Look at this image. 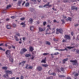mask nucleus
Here are the masks:
<instances>
[{
	"label": "nucleus",
	"mask_w": 79,
	"mask_h": 79,
	"mask_svg": "<svg viewBox=\"0 0 79 79\" xmlns=\"http://www.w3.org/2000/svg\"><path fill=\"white\" fill-rule=\"evenodd\" d=\"M6 53L7 55V57H9V60L12 63L13 62V59L11 57V56H10V51L9 50H7L6 52Z\"/></svg>",
	"instance_id": "obj_1"
},
{
	"label": "nucleus",
	"mask_w": 79,
	"mask_h": 79,
	"mask_svg": "<svg viewBox=\"0 0 79 79\" xmlns=\"http://www.w3.org/2000/svg\"><path fill=\"white\" fill-rule=\"evenodd\" d=\"M5 73H6V74L4 75V77H8V74H12V72L9 70L6 71Z\"/></svg>",
	"instance_id": "obj_2"
},
{
	"label": "nucleus",
	"mask_w": 79,
	"mask_h": 79,
	"mask_svg": "<svg viewBox=\"0 0 79 79\" xmlns=\"http://www.w3.org/2000/svg\"><path fill=\"white\" fill-rule=\"evenodd\" d=\"M56 30V34H59V32H60V34H62L63 30H62L61 29H57Z\"/></svg>",
	"instance_id": "obj_3"
},
{
	"label": "nucleus",
	"mask_w": 79,
	"mask_h": 79,
	"mask_svg": "<svg viewBox=\"0 0 79 79\" xmlns=\"http://www.w3.org/2000/svg\"><path fill=\"white\" fill-rule=\"evenodd\" d=\"M70 62H73V65H77V60H70Z\"/></svg>",
	"instance_id": "obj_4"
},
{
	"label": "nucleus",
	"mask_w": 79,
	"mask_h": 79,
	"mask_svg": "<svg viewBox=\"0 0 79 79\" xmlns=\"http://www.w3.org/2000/svg\"><path fill=\"white\" fill-rule=\"evenodd\" d=\"M49 4H50V3L48 2L47 4L44 5V7H46V8H48L49 7H50V6H51V5H49Z\"/></svg>",
	"instance_id": "obj_5"
},
{
	"label": "nucleus",
	"mask_w": 79,
	"mask_h": 79,
	"mask_svg": "<svg viewBox=\"0 0 79 79\" xmlns=\"http://www.w3.org/2000/svg\"><path fill=\"white\" fill-rule=\"evenodd\" d=\"M64 38L66 39H70V37L68 35H65V36H64Z\"/></svg>",
	"instance_id": "obj_6"
},
{
	"label": "nucleus",
	"mask_w": 79,
	"mask_h": 79,
	"mask_svg": "<svg viewBox=\"0 0 79 79\" xmlns=\"http://www.w3.org/2000/svg\"><path fill=\"white\" fill-rule=\"evenodd\" d=\"M45 28H44V29L42 28L41 27H40L39 28V31H40V32H42V31H44L45 30Z\"/></svg>",
	"instance_id": "obj_7"
},
{
	"label": "nucleus",
	"mask_w": 79,
	"mask_h": 79,
	"mask_svg": "<svg viewBox=\"0 0 79 79\" xmlns=\"http://www.w3.org/2000/svg\"><path fill=\"white\" fill-rule=\"evenodd\" d=\"M11 26L10 25H7L6 26V27L8 29H11Z\"/></svg>",
	"instance_id": "obj_8"
},
{
	"label": "nucleus",
	"mask_w": 79,
	"mask_h": 79,
	"mask_svg": "<svg viewBox=\"0 0 79 79\" xmlns=\"http://www.w3.org/2000/svg\"><path fill=\"white\" fill-rule=\"evenodd\" d=\"M77 8H76V7L74 6H73L72 7V10H77Z\"/></svg>",
	"instance_id": "obj_9"
},
{
	"label": "nucleus",
	"mask_w": 79,
	"mask_h": 79,
	"mask_svg": "<svg viewBox=\"0 0 79 79\" xmlns=\"http://www.w3.org/2000/svg\"><path fill=\"white\" fill-rule=\"evenodd\" d=\"M30 50L31 52H32L34 50V48L30 46Z\"/></svg>",
	"instance_id": "obj_10"
},
{
	"label": "nucleus",
	"mask_w": 79,
	"mask_h": 79,
	"mask_svg": "<svg viewBox=\"0 0 79 79\" xmlns=\"http://www.w3.org/2000/svg\"><path fill=\"white\" fill-rule=\"evenodd\" d=\"M68 60V58L64 60L63 61V63H65V61H67V60Z\"/></svg>",
	"instance_id": "obj_11"
},
{
	"label": "nucleus",
	"mask_w": 79,
	"mask_h": 79,
	"mask_svg": "<svg viewBox=\"0 0 79 79\" xmlns=\"http://www.w3.org/2000/svg\"><path fill=\"white\" fill-rule=\"evenodd\" d=\"M42 69V67H37V69L39 70V71H41V70Z\"/></svg>",
	"instance_id": "obj_12"
},
{
	"label": "nucleus",
	"mask_w": 79,
	"mask_h": 79,
	"mask_svg": "<svg viewBox=\"0 0 79 79\" xmlns=\"http://www.w3.org/2000/svg\"><path fill=\"white\" fill-rule=\"evenodd\" d=\"M22 50L23 52H26V51H27V49L25 48H23L22 49Z\"/></svg>",
	"instance_id": "obj_13"
},
{
	"label": "nucleus",
	"mask_w": 79,
	"mask_h": 79,
	"mask_svg": "<svg viewBox=\"0 0 79 79\" xmlns=\"http://www.w3.org/2000/svg\"><path fill=\"white\" fill-rule=\"evenodd\" d=\"M25 62V61H23L21 63H19V65H20V64H23V65H24V64Z\"/></svg>",
	"instance_id": "obj_14"
},
{
	"label": "nucleus",
	"mask_w": 79,
	"mask_h": 79,
	"mask_svg": "<svg viewBox=\"0 0 79 79\" xmlns=\"http://www.w3.org/2000/svg\"><path fill=\"white\" fill-rule=\"evenodd\" d=\"M34 28L33 26H31L30 27V29L31 31H33V30H34Z\"/></svg>",
	"instance_id": "obj_15"
},
{
	"label": "nucleus",
	"mask_w": 79,
	"mask_h": 79,
	"mask_svg": "<svg viewBox=\"0 0 79 79\" xmlns=\"http://www.w3.org/2000/svg\"><path fill=\"white\" fill-rule=\"evenodd\" d=\"M67 50V49H66V48H65V49H58V50L59 51H64V50Z\"/></svg>",
	"instance_id": "obj_16"
},
{
	"label": "nucleus",
	"mask_w": 79,
	"mask_h": 79,
	"mask_svg": "<svg viewBox=\"0 0 79 79\" xmlns=\"http://www.w3.org/2000/svg\"><path fill=\"white\" fill-rule=\"evenodd\" d=\"M21 25H23V27H25V26H26V24H24V23H21Z\"/></svg>",
	"instance_id": "obj_17"
},
{
	"label": "nucleus",
	"mask_w": 79,
	"mask_h": 79,
	"mask_svg": "<svg viewBox=\"0 0 79 79\" xmlns=\"http://www.w3.org/2000/svg\"><path fill=\"white\" fill-rule=\"evenodd\" d=\"M46 60V58H45L44 60H42L41 61V63H45V60Z\"/></svg>",
	"instance_id": "obj_18"
},
{
	"label": "nucleus",
	"mask_w": 79,
	"mask_h": 79,
	"mask_svg": "<svg viewBox=\"0 0 79 79\" xmlns=\"http://www.w3.org/2000/svg\"><path fill=\"white\" fill-rule=\"evenodd\" d=\"M68 20L71 21V20H72V19L70 17H69L67 19V21H68Z\"/></svg>",
	"instance_id": "obj_19"
},
{
	"label": "nucleus",
	"mask_w": 79,
	"mask_h": 79,
	"mask_svg": "<svg viewBox=\"0 0 79 79\" xmlns=\"http://www.w3.org/2000/svg\"><path fill=\"white\" fill-rule=\"evenodd\" d=\"M32 19H30L29 20V22L30 23H32Z\"/></svg>",
	"instance_id": "obj_20"
},
{
	"label": "nucleus",
	"mask_w": 79,
	"mask_h": 79,
	"mask_svg": "<svg viewBox=\"0 0 79 79\" xmlns=\"http://www.w3.org/2000/svg\"><path fill=\"white\" fill-rule=\"evenodd\" d=\"M31 56V54H26L25 55V56L26 57H29V56Z\"/></svg>",
	"instance_id": "obj_21"
},
{
	"label": "nucleus",
	"mask_w": 79,
	"mask_h": 79,
	"mask_svg": "<svg viewBox=\"0 0 79 79\" xmlns=\"http://www.w3.org/2000/svg\"><path fill=\"white\" fill-rule=\"evenodd\" d=\"M2 69H5V70H6L7 69V67H2Z\"/></svg>",
	"instance_id": "obj_22"
},
{
	"label": "nucleus",
	"mask_w": 79,
	"mask_h": 79,
	"mask_svg": "<svg viewBox=\"0 0 79 79\" xmlns=\"http://www.w3.org/2000/svg\"><path fill=\"white\" fill-rule=\"evenodd\" d=\"M59 77H65V76H64V75H59Z\"/></svg>",
	"instance_id": "obj_23"
},
{
	"label": "nucleus",
	"mask_w": 79,
	"mask_h": 79,
	"mask_svg": "<svg viewBox=\"0 0 79 79\" xmlns=\"http://www.w3.org/2000/svg\"><path fill=\"white\" fill-rule=\"evenodd\" d=\"M29 5V3L28 2H27L25 4V6H27Z\"/></svg>",
	"instance_id": "obj_24"
},
{
	"label": "nucleus",
	"mask_w": 79,
	"mask_h": 79,
	"mask_svg": "<svg viewBox=\"0 0 79 79\" xmlns=\"http://www.w3.org/2000/svg\"><path fill=\"white\" fill-rule=\"evenodd\" d=\"M11 5H9L7 6L6 9H8L9 8H10V7H11Z\"/></svg>",
	"instance_id": "obj_25"
},
{
	"label": "nucleus",
	"mask_w": 79,
	"mask_h": 79,
	"mask_svg": "<svg viewBox=\"0 0 79 79\" xmlns=\"http://www.w3.org/2000/svg\"><path fill=\"white\" fill-rule=\"evenodd\" d=\"M42 66L44 67H47V66H48V65L47 64H43L42 65Z\"/></svg>",
	"instance_id": "obj_26"
},
{
	"label": "nucleus",
	"mask_w": 79,
	"mask_h": 79,
	"mask_svg": "<svg viewBox=\"0 0 79 79\" xmlns=\"http://www.w3.org/2000/svg\"><path fill=\"white\" fill-rule=\"evenodd\" d=\"M15 38L16 40V41H18L19 40L18 39V38L16 36H15Z\"/></svg>",
	"instance_id": "obj_27"
},
{
	"label": "nucleus",
	"mask_w": 79,
	"mask_h": 79,
	"mask_svg": "<svg viewBox=\"0 0 79 79\" xmlns=\"http://www.w3.org/2000/svg\"><path fill=\"white\" fill-rule=\"evenodd\" d=\"M74 47H67V48H69V49H71V48H74Z\"/></svg>",
	"instance_id": "obj_28"
},
{
	"label": "nucleus",
	"mask_w": 79,
	"mask_h": 79,
	"mask_svg": "<svg viewBox=\"0 0 79 79\" xmlns=\"http://www.w3.org/2000/svg\"><path fill=\"white\" fill-rule=\"evenodd\" d=\"M47 79H53V77H48L47 78Z\"/></svg>",
	"instance_id": "obj_29"
},
{
	"label": "nucleus",
	"mask_w": 79,
	"mask_h": 79,
	"mask_svg": "<svg viewBox=\"0 0 79 79\" xmlns=\"http://www.w3.org/2000/svg\"><path fill=\"white\" fill-rule=\"evenodd\" d=\"M46 44H47L48 45H50V43L49 42L47 41L46 42Z\"/></svg>",
	"instance_id": "obj_30"
},
{
	"label": "nucleus",
	"mask_w": 79,
	"mask_h": 79,
	"mask_svg": "<svg viewBox=\"0 0 79 79\" xmlns=\"http://www.w3.org/2000/svg\"><path fill=\"white\" fill-rule=\"evenodd\" d=\"M12 26H13V27H16V25L15 24H13L12 25Z\"/></svg>",
	"instance_id": "obj_31"
},
{
	"label": "nucleus",
	"mask_w": 79,
	"mask_h": 79,
	"mask_svg": "<svg viewBox=\"0 0 79 79\" xmlns=\"http://www.w3.org/2000/svg\"><path fill=\"white\" fill-rule=\"evenodd\" d=\"M10 18L12 19H14V18H16V17L15 16H11Z\"/></svg>",
	"instance_id": "obj_32"
},
{
	"label": "nucleus",
	"mask_w": 79,
	"mask_h": 79,
	"mask_svg": "<svg viewBox=\"0 0 79 79\" xmlns=\"http://www.w3.org/2000/svg\"><path fill=\"white\" fill-rule=\"evenodd\" d=\"M48 55V53H44L43 54V55Z\"/></svg>",
	"instance_id": "obj_33"
},
{
	"label": "nucleus",
	"mask_w": 79,
	"mask_h": 79,
	"mask_svg": "<svg viewBox=\"0 0 79 79\" xmlns=\"http://www.w3.org/2000/svg\"><path fill=\"white\" fill-rule=\"evenodd\" d=\"M24 19H25V18H23L20 19L21 21H23V20H24Z\"/></svg>",
	"instance_id": "obj_34"
},
{
	"label": "nucleus",
	"mask_w": 79,
	"mask_h": 79,
	"mask_svg": "<svg viewBox=\"0 0 79 79\" xmlns=\"http://www.w3.org/2000/svg\"><path fill=\"white\" fill-rule=\"evenodd\" d=\"M22 2V1L20 0V1H19L18 2L19 4H21V2Z\"/></svg>",
	"instance_id": "obj_35"
},
{
	"label": "nucleus",
	"mask_w": 79,
	"mask_h": 79,
	"mask_svg": "<svg viewBox=\"0 0 79 79\" xmlns=\"http://www.w3.org/2000/svg\"><path fill=\"white\" fill-rule=\"evenodd\" d=\"M78 75H79V74L76 73V74H75L74 75V76H75V77H76L77 76H78Z\"/></svg>",
	"instance_id": "obj_36"
},
{
	"label": "nucleus",
	"mask_w": 79,
	"mask_h": 79,
	"mask_svg": "<svg viewBox=\"0 0 79 79\" xmlns=\"http://www.w3.org/2000/svg\"><path fill=\"white\" fill-rule=\"evenodd\" d=\"M58 54H59V53L58 52H56L55 53H54V55H58Z\"/></svg>",
	"instance_id": "obj_37"
},
{
	"label": "nucleus",
	"mask_w": 79,
	"mask_h": 79,
	"mask_svg": "<svg viewBox=\"0 0 79 79\" xmlns=\"http://www.w3.org/2000/svg\"><path fill=\"white\" fill-rule=\"evenodd\" d=\"M61 69L62 71H64V68H61Z\"/></svg>",
	"instance_id": "obj_38"
},
{
	"label": "nucleus",
	"mask_w": 79,
	"mask_h": 79,
	"mask_svg": "<svg viewBox=\"0 0 79 79\" xmlns=\"http://www.w3.org/2000/svg\"><path fill=\"white\" fill-rule=\"evenodd\" d=\"M50 74H52V75H53V76H55V75H56V74L55 73H53L52 74L51 73Z\"/></svg>",
	"instance_id": "obj_39"
},
{
	"label": "nucleus",
	"mask_w": 79,
	"mask_h": 79,
	"mask_svg": "<svg viewBox=\"0 0 79 79\" xmlns=\"http://www.w3.org/2000/svg\"><path fill=\"white\" fill-rule=\"evenodd\" d=\"M32 66H30V67H29L28 68V69H32Z\"/></svg>",
	"instance_id": "obj_40"
},
{
	"label": "nucleus",
	"mask_w": 79,
	"mask_h": 79,
	"mask_svg": "<svg viewBox=\"0 0 79 79\" xmlns=\"http://www.w3.org/2000/svg\"><path fill=\"white\" fill-rule=\"evenodd\" d=\"M61 21L62 22V23H64V19L62 20Z\"/></svg>",
	"instance_id": "obj_41"
},
{
	"label": "nucleus",
	"mask_w": 79,
	"mask_h": 79,
	"mask_svg": "<svg viewBox=\"0 0 79 79\" xmlns=\"http://www.w3.org/2000/svg\"><path fill=\"white\" fill-rule=\"evenodd\" d=\"M76 52L77 53H79V50H76Z\"/></svg>",
	"instance_id": "obj_42"
},
{
	"label": "nucleus",
	"mask_w": 79,
	"mask_h": 79,
	"mask_svg": "<svg viewBox=\"0 0 79 79\" xmlns=\"http://www.w3.org/2000/svg\"><path fill=\"white\" fill-rule=\"evenodd\" d=\"M47 27L49 28V29H51L50 28V25H48L47 26Z\"/></svg>",
	"instance_id": "obj_43"
},
{
	"label": "nucleus",
	"mask_w": 79,
	"mask_h": 79,
	"mask_svg": "<svg viewBox=\"0 0 79 79\" xmlns=\"http://www.w3.org/2000/svg\"><path fill=\"white\" fill-rule=\"evenodd\" d=\"M46 24V22H44L43 23V25L44 26H45V25Z\"/></svg>",
	"instance_id": "obj_44"
},
{
	"label": "nucleus",
	"mask_w": 79,
	"mask_h": 79,
	"mask_svg": "<svg viewBox=\"0 0 79 79\" xmlns=\"http://www.w3.org/2000/svg\"><path fill=\"white\" fill-rule=\"evenodd\" d=\"M16 35H18V36H20V35H19V33H17Z\"/></svg>",
	"instance_id": "obj_45"
},
{
	"label": "nucleus",
	"mask_w": 79,
	"mask_h": 79,
	"mask_svg": "<svg viewBox=\"0 0 79 79\" xmlns=\"http://www.w3.org/2000/svg\"><path fill=\"white\" fill-rule=\"evenodd\" d=\"M71 34L72 35H73L74 34V33H73V32H71Z\"/></svg>",
	"instance_id": "obj_46"
},
{
	"label": "nucleus",
	"mask_w": 79,
	"mask_h": 79,
	"mask_svg": "<svg viewBox=\"0 0 79 79\" xmlns=\"http://www.w3.org/2000/svg\"><path fill=\"white\" fill-rule=\"evenodd\" d=\"M23 78H24L23 77V76H21V78H20L21 79H23Z\"/></svg>",
	"instance_id": "obj_47"
},
{
	"label": "nucleus",
	"mask_w": 79,
	"mask_h": 79,
	"mask_svg": "<svg viewBox=\"0 0 79 79\" xmlns=\"http://www.w3.org/2000/svg\"><path fill=\"white\" fill-rule=\"evenodd\" d=\"M57 71L58 72V73L60 72V70L59 69H57Z\"/></svg>",
	"instance_id": "obj_48"
},
{
	"label": "nucleus",
	"mask_w": 79,
	"mask_h": 79,
	"mask_svg": "<svg viewBox=\"0 0 79 79\" xmlns=\"http://www.w3.org/2000/svg\"><path fill=\"white\" fill-rule=\"evenodd\" d=\"M67 79H71V78L70 77H67Z\"/></svg>",
	"instance_id": "obj_49"
},
{
	"label": "nucleus",
	"mask_w": 79,
	"mask_h": 79,
	"mask_svg": "<svg viewBox=\"0 0 79 79\" xmlns=\"http://www.w3.org/2000/svg\"><path fill=\"white\" fill-rule=\"evenodd\" d=\"M68 0H65L64 1V2H68Z\"/></svg>",
	"instance_id": "obj_50"
},
{
	"label": "nucleus",
	"mask_w": 79,
	"mask_h": 79,
	"mask_svg": "<svg viewBox=\"0 0 79 79\" xmlns=\"http://www.w3.org/2000/svg\"><path fill=\"white\" fill-rule=\"evenodd\" d=\"M6 21H9L10 20V19H8V18L6 19Z\"/></svg>",
	"instance_id": "obj_51"
},
{
	"label": "nucleus",
	"mask_w": 79,
	"mask_h": 79,
	"mask_svg": "<svg viewBox=\"0 0 79 79\" xmlns=\"http://www.w3.org/2000/svg\"><path fill=\"white\" fill-rule=\"evenodd\" d=\"M26 2L25 1H24L23 2V3L22 4V5H24V3H25Z\"/></svg>",
	"instance_id": "obj_52"
},
{
	"label": "nucleus",
	"mask_w": 79,
	"mask_h": 79,
	"mask_svg": "<svg viewBox=\"0 0 79 79\" xmlns=\"http://www.w3.org/2000/svg\"><path fill=\"white\" fill-rule=\"evenodd\" d=\"M78 25H79L77 24H76L75 25V26H78Z\"/></svg>",
	"instance_id": "obj_53"
},
{
	"label": "nucleus",
	"mask_w": 79,
	"mask_h": 79,
	"mask_svg": "<svg viewBox=\"0 0 79 79\" xmlns=\"http://www.w3.org/2000/svg\"><path fill=\"white\" fill-rule=\"evenodd\" d=\"M28 66V64H27V65H26V69H27V66Z\"/></svg>",
	"instance_id": "obj_54"
},
{
	"label": "nucleus",
	"mask_w": 79,
	"mask_h": 79,
	"mask_svg": "<svg viewBox=\"0 0 79 79\" xmlns=\"http://www.w3.org/2000/svg\"><path fill=\"white\" fill-rule=\"evenodd\" d=\"M43 7L42 6H39V8H43Z\"/></svg>",
	"instance_id": "obj_55"
},
{
	"label": "nucleus",
	"mask_w": 79,
	"mask_h": 79,
	"mask_svg": "<svg viewBox=\"0 0 79 79\" xmlns=\"http://www.w3.org/2000/svg\"><path fill=\"white\" fill-rule=\"evenodd\" d=\"M52 10H55V11H56V9H54V8H52Z\"/></svg>",
	"instance_id": "obj_56"
},
{
	"label": "nucleus",
	"mask_w": 79,
	"mask_h": 79,
	"mask_svg": "<svg viewBox=\"0 0 79 79\" xmlns=\"http://www.w3.org/2000/svg\"><path fill=\"white\" fill-rule=\"evenodd\" d=\"M53 22H54V23H56V20H54L53 21Z\"/></svg>",
	"instance_id": "obj_57"
},
{
	"label": "nucleus",
	"mask_w": 79,
	"mask_h": 79,
	"mask_svg": "<svg viewBox=\"0 0 79 79\" xmlns=\"http://www.w3.org/2000/svg\"><path fill=\"white\" fill-rule=\"evenodd\" d=\"M3 50V49L1 47H0V50Z\"/></svg>",
	"instance_id": "obj_58"
},
{
	"label": "nucleus",
	"mask_w": 79,
	"mask_h": 79,
	"mask_svg": "<svg viewBox=\"0 0 79 79\" xmlns=\"http://www.w3.org/2000/svg\"><path fill=\"white\" fill-rule=\"evenodd\" d=\"M12 48H14V49H15V47L14 46H12Z\"/></svg>",
	"instance_id": "obj_59"
},
{
	"label": "nucleus",
	"mask_w": 79,
	"mask_h": 79,
	"mask_svg": "<svg viewBox=\"0 0 79 79\" xmlns=\"http://www.w3.org/2000/svg\"><path fill=\"white\" fill-rule=\"evenodd\" d=\"M63 18H64L65 19V18H66V17L65 16H63Z\"/></svg>",
	"instance_id": "obj_60"
},
{
	"label": "nucleus",
	"mask_w": 79,
	"mask_h": 79,
	"mask_svg": "<svg viewBox=\"0 0 79 79\" xmlns=\"http://www.w3.org/2000/svg\"><path fill=\"white\" fill-rule=\"evenodd\" d=\"M10 49L11 48V47L10 46H9L8 47Z\"/></svg>",
	"instance_id": "obj_61"
},
{
	"label": "nucleus",
	"mask_w": 79,
	"mask_h": 79,
	"mask_svg": "<svg viewBox=\"0 0 79 79\" xmlns=\"http://www.w3.org/2000/svg\"><path fill=\"white\" fill-rule=\"evenodd\" d=\"M25 39H26L25 38H23V40H25Z\"/></svg>",
	"instance_id": "obj_62"
},
{
	"label": "nucleus",
	"mask_w": 79,
	"mask_h": 79,
	"mask_svg": "<svg viewBox=\"0 0 79 79\" xmlns=\"http://www.w3.org/2000/svg\"><path fill=\"white\" fill-rule=\"evenodd\" d=\"M62 42H66V40H63Z\"/></svg>",
	"instance_id": "obj_63"
},
{
	"label": "nucleus",
	"mask_w": 79,
	"mask_h": 79,
	"mask_svg": "<svg viewBox=\"0 0 79 79\" xmlns=\"http://www.w3.org/2000/svg\"><path fill=\"white\" fill-rule=\"evenodd\" d=\"M3 44H0V46H2V45H3Z\"/></svg>",
	"instance_id": "obj_64"
}]
</instances>
